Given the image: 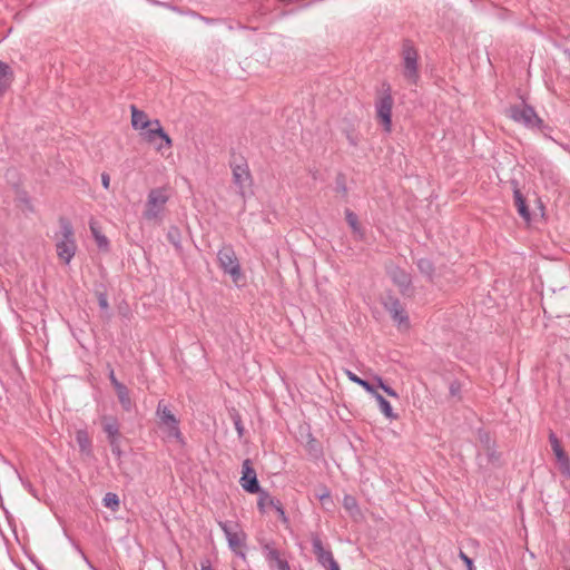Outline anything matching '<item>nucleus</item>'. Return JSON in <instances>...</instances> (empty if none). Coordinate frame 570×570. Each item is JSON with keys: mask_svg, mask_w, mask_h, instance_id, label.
<instances>
[{"mask_svg": "<svg viewBox=\"0 0 570 570\" xmlns=\"http://www.w3.org/2000/svg\"><path fill=\"white\" fill-rule=\"evenodd\" d=\"M131 126L135 129H146L142 132L144 139L154 145L157 151H161L164 148H171L173 140L168 134L164 130L158 119L149 120L146 112L139 110L136 106L131 105Z\"/></svg>", "mask_w": 570, "mask_h": 570, "instance_id": "f257e3e1", "label": "nucleus"}, {"mask_svg": "<svg viewBox=\"0 0 570 570\" xmlns=\"http://www.w3.org/2000/svg\"><path fill=\"white\" fill-rule=\"evenodd\" d=\"M507 115L514 122L522 125L528 130L540 132L544 138L553 140L550 136L552 127L544 122V120L537 114L535 109L522 101L521 104L511 105L507 109Z\"/></svg>", "mask_w": 570, "mask_h": 570, "instance_id": "f03ea898", "label": "nucleus"}, {"mask_svg": "<svg viewBox=\"0 0 570 570\" xmlns=\"http://www.w3.org/2000/svg\"><path fill=\"white\" fill-rule=\"evenodd\" d=\"M156 416L158 419V425L166 433L167 439H173L180 445H184L185 439L179 428V420L164 400H160L157 404Z\"/></svg>", "mask_w": 570, "mask_h": 570, "instance_id": "7ed1b4c3", "label": "nucleus"}, {"mask_svg": "<svg viewBox=\"0 0 570 570\" xmlns=\"http://www.w3.org/2000/svg\"><path fill=\"white\" fill-rule=\"evenodd\" d=\"M59 226L61 238L56 244L57 255L66 264H69L77 250L73 227L66 217L59 218Z\"/></svg>", "mask_w": 570, "mask_h": 570, "instance_id": "20e7f679", "label": "nucleus"}, {"mask_svg": "<svg viewBox=\"0 0 570 570\" xmlns=\"http://www.w3.org/2000/svg\"><path fill=\"white\" fill-rule=\"evenodd\" d=\"M217 523L224 532L228 542V548L235 556L245 559V548L247 534L243 531L240 524L237 521H222L217 520Z\"/></svg>", "mask_w": 570, "mask_h": 570, "instance_id": "39448f33", "label": "nucleus"}, {"mask_svg": "<svg viewBox=\"0 0 570 570\" xmlns=\"http://www.w3.org/2000/svg\"><path fill=\"white\" fill-rule=\"evenodd\" d=\"M402 68L403 77L411 85H416L420 80L419 53L411 40L405 39L402 43Z\"/></svg>", "mask_w": 570, "mask_h": 570, "instance_id": "423d86ee", "label": "nucleus"}, {"mask_svg": "<svg viewBox=\"0 0 570 570\" xmlns=\"http://www.w3.org/2000/svg\"><path fill=\"white\" fill-rule=\"evenodd\" d=\"M217 259L219 267L230 275L235 283L243 277L240 264L232 245L223 246L217 253Z\"/></svg>", "mask_w": 570, "mask_h": 570, "instance_id": "0eeeda50", "label": "nucleus"}, {"mask_svg": "<svg viewBox=\"0 0 570 570\" xmlns=\"http://www.w3.org/2000/svg\"><path fill=\"white\" fill-rule=\"evenodd\" d=\"M168 196L163 188H154L148 193L144 217L147 220H155L164 210Z\"/></svg>", "mask_w": 570, "mask_h": 570, "instance_id": "6e6552de", "label": "nucleus"}, {"mask_svg": "<svg viewBox=\"0 0 570 570\" xmlns=\"http://www.w3.org/2000/svg\"><path fill=\"white\" fill-rule=\"evenodd\" d=\"M261 547L265 560L271 569L291 570L288 561L285 558H282V552L276 548L275 541H261Z\"/></svg>", "mask_w": 570, "mask_h": 570, "instance_id": "1a4fd4ad", "label": "nucleus"}, {"mask_svg": "<svg viewBox=\"0 0 570 570\" xmlns=\"http://www.w3.org/2000/svg\"><path fill=\"white\" fill-rule=\"evenodd\" d=\"M392 107L393 97L391 95V88L387 87L385 94L375 104L376 117L387 132L391 131L392 126Z\"/></svg>", "mask_w": 570, "mask_h": 570, "instance_id": "9d476101", "label": "nucleus"}, {"mask_svg": "<svg viewBox=\"0 0 570 570\" xmlns=\"http://www.w3.org/2000/svg\"><path fill=\"white\" fill-rule=\"evenodd\" d=\"M549 442L551 445V449L556 455V461L558 464V469L561 472L562 475L570 479V458L568 456L567 452L563 450L559 438L553 431H550L549 433Z\"/></svg>", "mask_w": 570, "mask_h": 570, "instance_id": "9b49d317", "label": "nucleus"}, {"mask_svg": "<svg viewBox=\"0 0 570 570\" xmlns=\"http://www.w3.org/2000/svg\"><path fill=\"white\" fill-rule=\"evenodd\" d=\"M387 275L399 287L402 295L410 296L413 293L411 274L399 266H390Z\"/></svg>", "mask_w": 570, "mask_h": 570, "instance_id": "f8f14e48", "label": "nucleus"}, {"mask_svg": "<svg viewBox=\"0 0 570 570\" xmlns=\"http://www.w3.org/2000/svg\"><path fill=\"white\" fill-rule=\"evenodd\" d=\"M230 167L233 171V181L243 195L245 188L252 185V175L248 165L244 159H240V163H232Z\"/></svg>", "mask_w": 570, "mask_h": 570, "instance_id": "ddd939ff", "label": "nucleus"}, {"mask_svg": "<svg viewBox=\"0 0 570 570\" xmlns=\"http://www.w3.org/2000/svg\"><path fill=\"white\" fill-rule=\"evenodd\" d=\"M242 488L249 494H256L261 490L259 482L255 470L252 468L249 460L243 463V474L239 479Z\"/></svg>", "mask_w": 570, "mask_h": 570, "instance_id": "4468645a", "label": "nucleus"}, {"mask_svg": "<svg viewBox=\"0 0 570 570\" xmlns=\"http://www.w3.org/2000/svg\"><path fill=\"white\" fill-rule=\"evenodd\" d=\"M384 305L394 322L405 327L410 326L409 315L399 298L389 296Z\"/></svg>", "mask_w": 570, "mask_h": 570, "instance_id": "2eb2a0df", "label": "nucleus"}, {"mask_svg": "<svg viewBox=\"0 0 570 570\" xmlns=\"http://www.w3.org/2000/svg\"><path fill=\"white\" fill-rule=\"evenodd\" d=\"M478 461L480 466L485 468H499L502 464L501 453L495 450V445L487 450H482V452H479Z\"/></svg>", "mask_w": 570, "mask_h": 570, "instance_id": "dca6fc26", "label": "nucleus"}, {"mask_svg": "<svg viewBox=\"0 0 570 570\" xmlns=\"http://www.w3.org/2000/svg\"><path fill=\"white\" fill-rule=\"evenodd\" d=\"M313 552L317 559V562L323 567H326L331 561L334 560L333 553L326 550L323 546L321 538L317 534L312 535Z\"/></svg>", "mask_w": 570, "mask_h": 570, "instance_id": "f3484780", "label": "nucleus"}, {"mask_svg": "<svg viewBox=\"0 0 570 570\" xmlns=\"http://www.w3.org/2000/svg\"><path fill=\"white\" fill-rule=\"evenodd\" d=\"M13 81V69L7 62L0 60V98L9 91Z\"/></svg>", "mask_w": 570, "mask_h": 570, "instance_id": "a211bd4d", "label": "nucleus"}, {"mask_svg": "<svg viewBox=\"0 0 570 570\" xmlns=\"http://www.w3.org/2000/svg\"><path fill=\"white\" fill-rule=\"evenodd\" d=\"M102 431L107 435V440L114 438H122L120 433V424L116 416L112 415H104L100 419Z\"/></svg>", "mask_w": 570, "mask_h": 570, "instance_id": "6ab92c4d", "label": "nucleus"}, {"mask_svg": "<svg viewBox=\"0 0 570 570\" xmlns=\"http://www.w3.org/2000/svg\"><path fill=\"white\" fill-rule=\"evenodd\" d=\"M513 198H514V205L517 207L518 214L525 220H531V213L527 205V200L524 196L522 195L521 190L515 187L513 189Z\"/></svg>", "mask_w": 570, "mask_h": 570, "instance_id": "aec40b11", "label": "nucleus"}, {"mask_svg": "<svg viewBox=\"0 0 570 570\" xmlns=\"http://www.w3.org/2000/svg\"><path fill=\"white\" fill-rule=\"evenodd\" d=\"M89 228L92 234V237L96 240V244L100 250L107 252L109 249V240L108 238L100 232L98 223L95 219H90Z\"/></svg>", "mask_w": 570, "mask_h": 570, "instance_id": "412c9836", "label": "nucleus"}, {"mask_svg": "<svg viewBox=\"0 0 570 570\" xmlns=\"http://www.w3.org/2000/svg\"><path fill=\"white\" fill-rule=\"evenodd\" d=\"M115 391L122 410L126 412H130L132 410L134 403L131 401L128 387L125 384H122L120 386H117Z\"/></svg>", "mask_w": 570, "mask_h": 570, "instance_id": "4be33fe9", "label": "nucleus"}, {"mask_svg": "<svg viewBox=\"0 0 570 570\" xmlns=\"http://www.w3.org/2000/svg\"><path fill=\"white\" fill-rule=\"evenodd\" d=\"M76 442L81 453L90 455L92 452V444L89 434L86 430H78L76 432Z\"/></svg>", "mask_w": 570, "mask_h": 570, "instance_id": "5701e85b", "label": "nucleus"}, {"mask_svg": "<svg viewBox=\"0 0 570 570\" xmlns=\"http://www.w3.org/2000/svg\"><path fill=\"white\" fill-rule=\"evenodd\" d=\"M416 267L419 272L428 278V281L432 282L435 274V267L431 259L429 258H419L416 261Z\"/></svg>", "mask_w": 570, "mask_h": 570, "instance_id": "b1692460", "label": "nucleus"}, {"mask_svg": "<svg viewBox=\"0 0 570 570\" xmlns=\"http://www.w3.org/2000/svg\"><path fill=\"white\" fill-rule=\"evenodd\" d=\"M345 219H346V223L348 224V226L351 227V229L353 230V233L355 235H357L360 239H362L364 237V232L358 222L357 215L354 212H352L351 209L346 208L345 209Z\"/></svg>", "mask_w": 570, "mask_h": 570, "instance_id": "393cba45", "label": "nucleus"}, {"mask_svg": "<svg viewBox=\"0 0 570 570\" xmlns=\"http://www.w3.org/2000/svg\"><path fill=\"white\" fill-rule=\"evenodd\" d=\"M372 395L376 399L381 412L387 419L394 420L397 417V415L393 412L391 403L383 395H381L377 391H376V394H372Z\"/></svg>", "mask_w": 570, "mask_h": 570, "instance_id": "a878e982", "label": "nucleus"}, {"mask_svg": "<svg viewBox=\"0 0 570 570\" xmlns=\"http://www.w3.org/2000/svg\"><path fill=\"white\" fill-rule=\"evenodd\" d=\"M167 240L176 248L181 250V233L177 226H170L167 230Z\"/></svg>", "mask_w": 570, "mask_h": 570, "instance_id": "bb28decb", "label": "nucleus"}, {"mask_svg": "<svg viewBox=\"0 0 570 570\" xmlns=\"http://www.w3.org/2000/svg\"><path fill=\"white\" fill-rule=\"evenodd\" d=\"M343 507L347 514L354 520V521H361L363 520V513L361 511V508L357 504V501H343Z\"/></svg>", "mask_w": 570, "mask_h": 570, "instance_id": "cd10ccee", "label": "nucleus"}, {"mask_svg": "<svg viewBox=\"0 0 570 570\" xmlns=\"http://www.w3.org/2000/svg\"><path fill=\"white\" fill-rule=\"evenodd\" d=\"M345 373L351 382H354L357 385L362 386L366 392H368L371 394H376L375 387L368 381L361 379L360 376H357L354 372H352L350 370H346Z\"/></svg>", "mask_w": 570, "mask_h": 570, "instance_id": "c85d7f7f", "label": "nucleus"}, {"mask_svg": "<svg viewBox=\"0 0 570 570\" xmlns=\"http://www.w3.org/2000/svg\"><path fill=\"white\" fill-rule=\"evenodd\" d=\"M96 296L98 299V305L101 311H108L109 309V303H108V296L105 287L101 285V289H96Z\"/></svg>", "mask_w": 570, "mask_h": 570, "instance_id": "c756f323", "label": "nucleus"}, {"mask_svg": "<svg viewBox=\"0 0 570 570\" xmlns=\"http://www.w3.org/2000/svg\"><path fill=\"white\" fill-rule=\"evenodd\" d=\"M478 439L482 446V450H487L495 445V442L491 439L490 434L483 430H479Z\"/></svg>", "mask_w": 570, "mask_h": 570, "instance_id": "7c9ffc66", "label": "nucleus"}, {"mask_svg": "<svg viewBox=\"0 0 570 570\" xmlns=\"http://www.w3.org/2000/svg\"><path fill=\"white\" fill-rule=\"evenodd\" d=\"M230 417L238 436L242 438L245 433V428L243 425L240 414L234 410V412L230 414Z\"/></svg>", "mask_w": 570, "mask_h": 570, "instance_id": "2f4dec72", "label": "nucleus"}, {"mask_svg": "<svg viewBox=\"0 0 570 570\" xmlns=\"http://www.w3.org/2000/svg\"><path fill=\"white\" fill-rule=\"evenodd\" d=\"M306 448L308 450V453L315 459H317L321 455V449L318 448L316 440L312 436L311 433L308 434Z\"/></svg>", "mask_w": 570, "mask_h": 570, "instance_id": "473e14b6", "label": "nucleus"}, {"mask_svg": "<svg viewBox=\"0 0 570 570\" xmlns=\"http://www.w3.org/2000/svg\"><path fill=\"white\" fill-rule=\"evenodd\" d=\"M120 440H121V438H114V439L108 440V443L111 448V452L117 458H120L121 453H122L121 449H120Z\"/></svg>", "mask_w": 570, "mask_h": 570, "instance_id": "72a5a7b5", "label": "nucleus"}, {"mask_svg": "<svg viewBox=\"0 0 570 570\" xmlns=\"http://www.w3.org/2000/svg\"><path fill=\"white\" fill-rule=\"evenodd\" d=\"M273 508L276 510V512L278 513V517L281 519V521L288 525L289 523V520L285 513V510H284V507L282 505V501H275Z\"/></svg>", "mask_w": 570, "mask_h": 570, "instance_id": "f704fd0d", "label": "nucleus"}, {"mask_svg": "<svg viewBox=\"0 0 570 570\" xmlns=\"http://www.w3.org/2000/svg\"><path fill=\"white\" fill-rule=\"evenodd\" d=\"M335 184H336V191L341 193L343 196H346L347 187H346V183H345V177L342 174L337 175Z\"/></svg>", "mask_w": 570, "mask_h": 570, "instance_id": "c9c22d12", "label": "nucleus"}, {"mask_svg": "<svg viewBox=\"0 0 570 570\" xmlns=\"http://www.w3.org/2000/svg\"><path fill=\"white\" fill-rule=\"evenodd\" d=\"M461 390H462V385L458 380H454L450 383L449 391H450L451 396L460 399Z\"/></svg>", "mask_w": 570, "mask_h": 570, "instance_id": "e433bc0d", "label": "nucleus"}, {"mask_svg": "<svg viewBox=\"0 0 570 570\" xmlns=\"http://www.w3.org/2000/svg\"><path fill=\"white\" fill-rule=\"evenodd\" d=\"M376 381L379 383V386L389 395V396H392V397H397V393L395 390H393L390 385L385 384L384 381L380 377V376H376Z\"/></svg>", "mask_w": 570, "mask_h": 570, "instance_id": "4c0bfd02", "label": "nucleus"}, {"mask_svg": "<svg viewBox=\"0 0 570 570\" xmlns=\"http://www.w3.org/2000/svg\"><path fill=\"white\" fill-rule=\"evenodd\" d=\"M459 558L462 560L468 570H475L473 560L462 550L459 551Z\"/></svg>", "mask_w": 570, "mask_h": 570, "instance_id": "58836bf2", "label": "nucleus"}, {"mask_svg": "<svg viewBox=\"0 0 570 570\" xmlns=\"http://www.w3.org/2000/svg\"><path fill=\"white\" fill-rule=\"evenodd\" d=\"M109 372H108V377H109V381L111 383V385L114 386V389H117V386H120L122 385L124 383L119 382L115 375V371L114 368L111 367L110 364L107 365Z\"/></svg>", "mask_w": 570, "mask_h": 570, "instance_id": "ea45409f", "label": "nucleus"}, {"mask_svg": "<svg viewBox=\"0 0 570 570\" xmlns=\"http://www.w3.org/2000/svg\"><path fill=\"white\" fill-rule=\"evenodd\" d=\"M104 505L108 508L112 513L117 512L120 508L121 501H102Z\"/></svg>", "mask_w": 570, "mask_h": 570, "instance_id": "a19ab883", "label": "nucleus"}, {"mask_svg": "<svg viewBox=\"0 0 570 570\" xmlns=\"http://www.w3.org/2000/svg\"><path fill=\"white\" fill-rule=\"evenodd\" d=\"M275 501H257V507L261 513H265L268 508H273Z\"/></svg>", "mask_w": 570, "mask_h": 570, "instance_id": "79ce46f5", "label": "nucleus"}, {"mask_svg": "<svg viewBox=\"0 0 570 570\" xmlns=\"http://www.w3.org/2000/svg\"><path fill=\"white\" fill-rule=\"evenodd\" d=\"M4 501H1L0 500V509H2V511L4 512L6 514V518L8 520L9 523H12L14 521V518L12 517V514L9 512V510L4 507L3 504Z\"/></svg>", "mask_w": 570, "mask_h": 570, "instance_id": "37998d69", "label": "nucleus"}, {"mask_svg": "<svg viewBox=\"0 0 570 570\" xmlns=\"http://www.w3.org/2000/svg\"><path fill=\"white\" fill-rule=\"evenodd\" d=\"M346 138H347L350 145L357 146V144H358L357 135H355L354 132H347Z\"/></svg>", "mask_w": 570, "mask_h": 570, "instance_id": "c03bdc74", "label": "nucleus"}, {"mask_svg": "<svg viewBox=\"0 0 570 570\" xmlns=\"http://www.w3.org/2000/svg\"><path fill=\"white\" fill-rule=\"evenodd\" d=\"M101 183H102V186H104L105 189L109 188L110 177H109L108 174L104 173L101 175Z\"/></svg>", "mask_w": 570, "mask_h": 570, "instance_id": "a18cd8bd", "label": "nucleus"}, {"mask_svg": "<svg viewBox=\"0 0 570 570\" xmlns=\"http://www.w3.org/2000/svg\"><path fill=\"white\" fill-rule=\"evenodd\" d=\"M200 570H214L208 559L200 563Z\"/></svg>", "mask_w": 570, "mask_h": 570, "instance_id": "49530a36", "label": "nucleus"}, {"mask_svg": "<svg viewBox=\"0 0 570 570\" xmlns=\"http://www.w3.org/2000/svg\"><path fill=\"white\" fill-rule=\"evenodd\" d=\"M327 570H340L337 561L334 559L326 566Z\"/></svg>", "mask_w": 570, "mask_h": 570, "instance_id": "de8ad7c7", "label": "nucleus"}, {"mask_svg": "<svg viewBox=\"0 0 570 570\" xmlns=\"http://www.w3.org/2000/svg\"><path fill=\"white\" fill-rule=\"evenodd\" d=\"M323 503V508L325 510H331V507H334V501L332 500H328V501H321Z\"/></svg>", "mask_w": 570, "mask_h": 570, "instance_id": "09e8293b", "label": "nucleus"}, {"mask_svg": "<svg viewBox=\"0 0 570 570\" xmlns=\"http://www.w3.org/2000/svg\"><path fill=\"white\" fill-rule=\"evenodd\" d=\"M104 499L111 500V499H118V497H117V494H115L112 492H107L106 495L104 497Z\"/></svg>", "mask_w": 570, "mask_h": 570, "instance_id": "8fccbe9b", "label": "nucleus"}, {"mask_svg": "<svg viewBox=\"0 0 570 570\" xmlns=\"http://www.w3.org/2000/svg\"><path fill=\"white\" fill-rule=\"evenodd\" d=\"M328 498H330V493L328 492L318 495V499L327 500Z\"/></svg>", "mask_w": 570, "mask_h": 570, "instance_id": "3c124183", "label": "nucleus"}, {"mask_svg": "<svg viewBox=\"0 0 570 570\" xmlns=\"http://www.w3.org/2000/svg\"><path fill=\"white\" fill-rule=\"evenodd\" d=\"M518 509H519L520 511H522V507H521V503H520V502L518 503Z\"/></svg>", "mask_w": 570, "mask_h": 570, "instance_id": "603ef678", "label": "nucleus"}, {"mask_svg": "<svg viewBox=\"0 0 570 570\" xmlns=\"http://www.w3.org/2000/svg\"><path fill=\"white\" fill-rule=\"evenodd\" d=\"M566 570H570V567H569V568H567Z\"/></svg>", "mask_w": 570, "mask_h": 570, "instance_id": "864d4df0", "label": "nucleus"}]
</instances>
